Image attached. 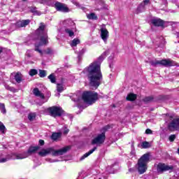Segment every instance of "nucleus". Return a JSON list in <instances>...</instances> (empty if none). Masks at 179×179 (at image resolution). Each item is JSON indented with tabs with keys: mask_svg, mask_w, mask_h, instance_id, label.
<instances>
[{
	"mask_svg": "<svg viewBox=\"0 0 179 179\" xmlns=\"http://www.w3.org/2000/svg\"><path fill=\"white\" fill-rule=\"evenodd\" d=\"M40 78H45L47 76V71L45 70H39Z\"/></svg>",
	"mask_w": 179,
	"mask_h": 179,
	"instance_id": "7c9ffc66",
	"label": "nucleus"
},
{
	"mask_svg": "<svg viewBox=\"0 0 179 179\" xmlns=\"http://www.w3.org/2000/svg\"><path fill=\"white\" fill-rule=\"evenodd\" d=\"M58 96H60V94H58Z\"/></svg>",
	"mask_w": 179,
	"mask_h": 179,
	"instance_id": "6e6d98bb",
	"label": "nucleus"
},
{
	"mask_svg": "<svg viewBox=\"0 0 179 179\" xmlns=\"http://www.w3.org/2000/svg\"><path fill=\"white\" fill-rule=\"evenodd\" d=\"M36 34L38 37H41V41L39 43L35 44V51H37L43 55V51L38 48L41 45H45L48 44V36L47 35V30H45V25L44 23H41L38 29L36 31Z\"/></svg>",
	"mask_w": 179,
	"mask_h": 179,
	"instance_id": "f03ea898",
	"label": "nucleus"
},
{
	"mask_svg": "<svg viewBox=\"0 0 179 179\" xmlns=\"http://www.w3.org/2000/svg\"><path fill=\"white\" fill-rule=\"evenodd\" d=\"M28 24H30V20H24L17 22V27H26Z\"/></svg>",
	"mask_w": 179,
	"mask_h": 179,
	"instance_id": "4468645a",
	"label": "nucleus"
},
{
	"mask_svg": "<svg viewBox=\"0 0 179 179\" xmlns=\"http://www.w3.org/2000/svg\"><path fill=\"white\" fill-rule=\"evenodd\" d=\"M130 154L131 155V156H135L136 152H135V148L134 147H132Z\"/></svg>",
	"mask_w": 179,
	"mask_h": 179,
	"instance_id": "37998d69",
	"label": "nucleus"
},
{
	"mask_svg": "<svg viewBox=\"0 0 179 179\" xmlns=\"http://www.w3.org/2000/svg\"><path fill=\"white\" fill-rule=\"evenodd\" d=\"M64 27H69V26H72L73 24V21L71 20H66L63 23Z\"/></svg>",
	"mask_w": 179,
	"mask_h": 179,
	"instance_id": "393cba45",
	"label": "nucleus"
},
{
	"mask_svg": "<svg viewBox=\"0 0 179 179\" xmlns=\"http://www.w3.org/2000/svg\"><path fill=\"white\" fill-rule=\"evenodd\" d=\"M38 149H40L39 146L30 147L26 153H27L28 157L31 156V155H33V153H36Z\"/></svg>",
	"mask_w": 179,
	"mask_h": 179,
	"instance_id": "dca6fc26",
	"label": "nucleus"
},
{
	"mask_svg": "<svg viewBox=\"0 0 179 179\" xmlns=\"http://www.w3.org/2000/svg\"><path fill=\"white\" fill-rule=\"evenodd\" d=\"M43 52H45V54H52V50L51 48H48L46 50H44Z\"/></svg>",
	"mask_w": 179,
	"mask_h": 179,
	"instance_id": "ea45409f",
	"label": "nucleus"
},
{
	"mask_svg": "<svg viewBox=\"0 0 179 179\" xmlns=\"http://www.w3.org/2000/svg\"><path fill=\"white\" fill-rule=\"evenodd\" d=\"M110 129V126H106L103 129H101V134H98L95 138L92 141V145H96L97 146H100L103 145L104 142H106V132Z\"/></svg>",
	"mask_w": 179,
	"mask_h": 179,
	"instance_id": "20e7f679",
	"label": "nucleus"
},
{
	"mask_svg": "<svg viewBox=\"0 0 179 179\" xmlns=\"http://www.w3.org/2000/svg\"><path fill=\"white\" fill-rule=\"evenodd\" d=\"M174 170V166L173 165H167L166 164L159 163L157 166V171L158 174H163L166 171H173Z\"/></svg>",
	"mask_w": 179,
	"mask_h": 179,
	"instance_id": "1a4fd4ad",
	"label": "nucleus"
},
{
	"mask_svg": "<svg viewBox=\"0 0 179 179\" xmlns=\"http://www.w3.org/2000/svg\"><path fill=\"white\" fill-rule=\"evenodd\" d=\"M57 90L58 93L64 92V85L59 83L57 84Z\"/></svg>",
	"mask_w": 179,
	"mask_h": 179,
	"instance_id": "bb28decb",
	"label": "nucleus"
},
{
	"mask_svg": "<svg viewBox=\"0 0 179 179\" xmlns=\"http://www.w3.org/2000/svg\"><path fill=\"white\" fill-rule=\"evenodd\" d=\"M85 52H86V49H82L81 50L79 51V52H78V59H80V57H82V55H83V54H85Z\"/></svg>",
	"mask_w": 179,
	"mask_h": 179,
	"instance_id": "e433bc0d",
	"label": "nucleus"
},
{
	"mask_svg": "<svg viewBox=\"0 0 179 179\" xmlns=\"http://www.w3.org/2000/svg\"><path fill=\"white\" fill-rule=\"evenodd\" d=\"M126 100L128 101H135L136 100V94L130 93L127 95Z\"/></svg>",
	"mask_w": 179,
	"mask_h": 179,
	"instance_id": "aec40b11",
	"label": "nucleus"
},
{
	"mask_svg": "<svg viewBox=\"0 0 179 179\" xmlns=\"http://www.w3.org/2000/svg\"><path fill=\"white\" fill-rule=\"evenodd\" d=\"M15 80L17 83H20L22 82V74L20 73H17L15 76Z\"/></svg>",
	"mask_w": 179,
	"mask_h": 179,
	"instance_id": "b1692460",
	"label": "nucleus"
},
{
	"mask_svg": "<svg viewBox=\"0 0 179 179\" xmlns=\"http://www.w3.org/2000/svg\"><path fill=\"white\" fill-rule=\"evenodd\" d=\"M151 65H152V66H157V65H163L164 66H176V62L170 59H168L161 61L156 60L151 62Z\"/></svg>",
	"mask_w": 179,
	"mask_h": 179,
	"instance_id": "9d476101",
	"label": "nucleus"
},
{
	"mask_svg": "<svg viewBox=\"0 0 179 179\" xmlns=\"http://www.w3.org/2000/svg\"><path fill=\"white\" fill-rule=\"evenodd\" d=\"M55 8L59 12H63L64 13H68L70 11L66 4L58 1L55 3Z\"/></svg>",
	"mask_w": 179,
	"mask_h": 179,
	"instance_id": "9b49d317",
	"label": "nucleus"
},
{
	"mask_svg": "<svg viewBox=\"0 0 179 179\" xmlns=\"http://www.w3.org/2000/svg\"><path fill=\"white\" fill-rule=\"evenodd\" d=\"M64 33H66L69 37H75V33L73 32V29L71 28H66L64 29Z\"/></svg>",
	"mask_w": 179,
	"mask_h": 179,
	"instance_id": "6ab92c4d",
	"label": "nucleus"
},
{
	"mask_svg": "<svg viewBox=\"0 0 179 179\" xmlns=\"http://www.w3.org/2000/svg\"><path fill=\"white\" fill-rule=\"evenodd\" d=\"M31 58V50H27L25 55V60L27 61V64H30L29 59Z\"/></svg>",
	"mask_w": 179,
	"mask_h": 179,
	"instance_id": "5701e85b",
	"label": "nucleus"
},
{
	"mask_svg": "<svg viewBox=\"0 0 179 179\" xmlns=\"http://www.w3.org/2000/svg\"><path fill=\"white\" fill-rule=\"evenodd\" d=\"M80 41L79 40V39H78V38H74L73 41H72V42H71V45L72 46V47H76V45L77 44H80Z\"/></svg>",
	"mask_w": 179,
	"mask_h": 179,
	"instance_id": "cd10ccee",
	"label": "nucleus"
},
{
	"mask_svg": "<svg viewBox=\"0 0 179 179\" xmlns=\"http://www.w3.org/2000/svg\"><path fill=\"white\" fill-rule=\"evenodd\" d=\"M176 139V135L172 134L169 136V141L170 142H174V140Z\"/></svg>",
	"mask_w": 179,
	"mask_h": 179,
	"instance_id": "58836bf2",
	"label": "nucleus"
},
{
	"mask_svg": "<svg viewBox=\"0 0 179 179\" xmlns=\"http://www.w3.org/2000/svg\"><path fill=\"white\" fill-rule=\"evenodd\" d=\"M98 99L96 92H85L83 94V99L87 104H93Z\"/></svg>",
	"mask_w": 179,
	"mask_h": 179,
	"instance_id": "423d86ee",
	"label": "nucleus"
},
{
	"mask_svg": "<svg viewBox=\"0 0 179 179\" xmlns=\"http://www.w3.org/2000/svg\"><path fill=\"white\" fill-rule=\"evenodd\" d=\"M5 87L7 90H10V92H13V93H15V92H17L16 89L9 85H5Z\"/></svg>",
	"mask_w": 179,
	"mask_h": 179,
	"instance_id": "f704fd0d",
	"label": "nucleus"
},
{
	"mask_svg": "<svg viewBox=\"0 0 179 179\" xmlns=\"http://www.w3.org/2000/svg\"><path fill=\"white\" fill-rule=\"evenodd\" d=\"M150 22L151 24L155 27H163L164 26V21L158 17L152 18Z\"/></svg>",
	"mask_w": 179,
	"mask_h": 179,
	"instance_id": "ddd939ff",
	"label": "nucleus"
},
{
	"mask_svg": "<svg viewBox=\"0 0 179 179\" xmlns=\"http://www.w3.org/2000/svg\"><path fill=\"white\" fill-rule=\"evenodd\" d=\"M24 1V2H26L27 0H23Z\"/></svg>",
	"mask_w": 179,
	"mask_h": 179,
	"instance_id": "864d4df0",
	"label": "nucleus"
},
{
	"mask_svg": "<svg viewBox=\"0 0 179 179\" xmlns=\"http://www.w3.org/2000/svg\"><path fill=\"white\" fill-rule=\"evenodd\" d=\"M150 3V0H143V1L138 6V10L143 12L145 10V6Z\"/></svg>",
	"mask_w": 179,
	"mask_h": 179,
	"instance_id": "2eb2a0df",
	"label": "nucleus"
},
{
	"mask_svg": "<svg viewBox=\"0 0 179 179\" xmlns=\"http://www.w3.org/2000/svg\"><path fill=\"white\" fill-rule=\"evenodd\" d=\"M48 78L50 80L51 83H55V82H57V79L55 78V76H54V74H50Z\"/></svg>",
	"mask_w": 179,
	"mask_h": 179,
	"instance_id": "c756f323",
	"label": "nucleus"
},
{
	"mask_svg": "<svg viewBox=\"0 0 179 179\" xmlns=\"http://www.w3.org/2000/svg\"><path fill=\"white\" fill-rule=\"evenodd\" d=\"M1 52H2V50H0V54H1Z\"/></svg>",
	"mask_w": 179,
	"mask_h": 179,
	"instance_id": "5fc2aeb1",
	"label": "nucleus"
},
{
	"mask_svg": "<svg viewBox=\"0 0 179 179\" xmlns=\"http://www.w3.org/2000/svg\"><path fill=\"white\" fill-rule=\"evenodd\" d=\"M48 113L51 115V117H61L64 114V110L59 106H52L48 108Z\"/></svg>",
	"mask_w": 179,
	"mask_h": 179,
	"instance_id": "6e6552de",
	"label": "nucleus"
},
{
	"mask_svg": "<svg viewBox=\"0 0 179 179\" xmlns=\"http://www.w3.org/2000/svg\"><path fill=\"white\" fill-rule=\"evenodd\" d=\"M30 10L34 15H38V16H40V15H41V13L38 12L37 10V8H36V7H32Z\"/></svg>",
	"mask_w": 179,
	"mask_h": 179,
	"instance_id": "c85d7f7f",
	"label": "nucleus"
},
{
	"mask_svg": "<svg viewBox=\"0 0 179 179\" xmlns=\"http://www.w3.org/2000/svg\"><path fill=\"white\" fill-rule=\"evenodd\" d=\"M176 6H178V8H179V2H178V1H177V2L176 3Z\"/></svg>",
	"mask_w": 179,
	"mask_h": 179,
	"instance_id": "8fccbe9b",
	"label": "nucleus"
},
{
	"mask_svg": "<svg viewBox=\"0 0 179 179\" xmlns=\"http://www.w3.org/2000/svg\"><path fill=\"white\" fill-rule=\"evenodd\" d=\"M108 52H104L96 61L91 63L90 66L84 69V73H86L90 82V86L96 87L100 86L101 80H103V74L101 73V62L106 57H107Z\"/></svg>",
	"mask_w": 179,
	"mask_h": 179,
	"instance_id": "f257e3e1",
	"label": "nucleus"
},
{
	"mask_svg": "<svg viewBox=\"0 0 179 179\" xmlns=\"http://www.w3.org/2000/svg\"><path fill=\"white\" fill-rule=\"evenodd\" d=\"M33 93L34 96H36V97H40L41 99H44V94L41 93L40 90H38V88H35L33 90Z\"/></svg>",
	"mask_w": 179,
	"mask_h": 179,
	"instance_id": "a211bd4d",
	"label": "nucleus"
},
{
	"mask_svg": "<svg viewBox=\"0 0 179 179\" xmlns=\"http://www.w3.org/2000/svg\"><path fill=\"white\" fill-rule=\"evenodd\" d=\"M62 135V134L61 132H58V133H53L52 134V139L53 141H57V139H59V138H61V136Z\"/></svg>",
	"mask_w": 179,
	"mask_h": 179,
	"instance_id": "4be33fe9",
	"label": "nucleus"
},
{
	"mask_svg": "<svg viewBox=\"0 0 179 179\" xmlns=\"http://www.w3.org/2000/svg\"><path fill=\"white\" fill-rule=\"evenodd\" d=\"M8 162L7 158H0V163H6Z\"/></svg>",
	"mask_w": 179,
	"mask_h": 179,
	"instance_id": "79ce46f5",
	"label": "nucleus"
},
{
	"mask_svg": "<svg viewBox=\"0 0 179 179\" xmlns=\"http://www.w3.org/2000/svg\"><path fill=\"white\" fill-rule=\"evenodd\" d=\"M73 3L76 5V6H79V3H78L77 1H73Z\"/></svg>",
	"mask_w": 179,
	"mask_h": 179,
	"instance_id": "09e8293b",
	"label": "nucleus"
},
{
	"mask_svg": "<svg viewBox=\"0 0 179 179\" xmlns=\"http://www.w3.org/2000/svg\"><path fill=\"white\" fill-rule=\"evenodd\" d=\"M101 31V37L104 43H107V40L108 39V30L106 28V24H102L100 27Z\"/></svg>",
	"mask_w": 179,
	"mask_h": 179,
	"instance_id": "f8f14e48",
	"label": "nucleus"
},
{
	"mask_svg": "<svg viewBox=\"0 0 179 179\" xmlns=\"http://www.w3.org/2000/svg\"><path fill=\"white\" fill-rule=\"evenodd\" d=\"M69 150H71V146L67 145L59 150H55L54 148H49L47 149H43L38 152L39 156L41 157H45L47 155H52L54 157L62 156L65 155Z\"/></svg>",
	"mask_w": 179,
	"mask_h": 179,
	"instance_id": "7ed1b4c3",
	"label": "nucleus"
},
{
	"mask_svg": "<svg viewBox=\"0 0 179 179\" xmlns=\"http://www.w3.org/2000/svg\"><path fill=\"white\" fill-rule=\"evenodd\" d=\"M69 132V129H68V128H66V127H65L64 129V131H63V134H64V135H66Z\"/></svg>",
	"mask_w": 179,
	"mask_h": 179,
	"instance_id": "a19ab883",
	"label": "nucleus"
},
{
	"mask_svg": "<svg viewBox=\"0 0 179 179\" xmlns=\"http://www.w3.org/2000/svg\"><path fill=\"white\" fill-rule=\"evenodd\" d=\"M149 162V155H143L138 162V171L139 174H143L148 170V163Z\"/></svg>",
	"mask_w": 179,
	"mask_h": 179,
	"instance_id": "39448f33",
	"label": "nucleus"
},
{
	"mask_svg": "<svg viewBox=\"0 0 179 179\" xmlns=\"http://www.w3.org/2000/svg\"><path fill=\"white\" fill-rule=\"evenodd\" d=\"M5 131H6V127L5 125H3V123L2 122H0V131L1 134H5Z\"/></svg>",
	"mask_w": 179,
	"mask_h": 179,
	"instance_id": "2f4dec72",
	"label": "nucleus"
},
{
	"mask_svg": "<svg viewBox=\"0 0 179 179\" xmlns=\"http://www.w3.org/2000/svg\"><path fill=\"white\" fill-rule=\"evenodd\" d=\"M145 134H147V135H150L152 134V131L150 130V129H147L145 130Z\"/></svg>",
	"mask_w": 179,
	"mask_h": 179,
	"instance_id": "c03bdc74",
	"label": "nucleus"
},
{
	"mask_svg": "<svg viewBox=\"0 0 179 179\" xmlns=\"http://www.w3.org/2000/svg\"><path fill=\"white\" fill-rule=\"evenodd\" d=\"M87 19L92 20H97V17L94 13H90L87 15Z\"/></svg>",
	"mask_w": 179,
	"mask_h": 179,
	"instance_id": "a878e982",
	"label": "nucleus"
},
{
	"mask_svg": "<svg viewBox=\"0 0 179 179\" xmlns=\"http://www.w3.org/2000/svg\"><path fill=\"white\" fill-rule=\"evenodd\" d=\"M178 154L179 155V148L178 149Z\"/></svg>",
	"mask_w": 179,
	"mask_h": 179,
	"instance_id": "603ef678",
	"label": "nucleus"
},
{
	"mask_svg": "<svg viewBox=\"0 0 179 179\" xmlns=\"http://www.w3.org/2000/svg\"><path fill=\"white\" fill-rule=\"evenodd\" d=\"M141 146L143 149H148V148H150V143L148 141H144L142 143Z\"/></svg>",
	"mask_w": 179,
	"mask_h": 179,
	"instance_id": "473e14b6",
	"label": "nucleus"
},
{
	"mask_svg": "<svg viewBox=\"0 0 179 179\" xmlns=\"http://www.w3.org/2000/svg\"><path fill=\"white\" fill-rule=\"evenodd\" d=\"M0 110L3 114H6V109L5 108V104L0 103Z\"/></svg>",
	"mask_w": 179,
	"mask_h": 179,
	"instance_id": "72a5a7b5",
	"label": "nucleus"
},
{
	"mask_svg": "<svg viewBox=\"0 0 179 179\" xmlns=\"http://www.w3.org/2000/svg\"><path fill=\"white\" fill-rule=\"evenodd\" d=\"M34 118H36V113H29V114L28 120H29V121L34 120Z\"/></svg>",
	"mask_w": 179,
	"mask_h": 179,
	"instance_id": "c9c22d12",
	"label": "nucleus"
},
{
	"mask_svg": "<svg viewBox=\"0 0 179 179\" xmlns=\"http://www.w3.org/2000/svg\"><path fill=\"white\" fill-rule=\"evenodd\" d=\"M27 157H29V155H27V152L15 155V159H26Z\"/></svg>",
	"mask_w": 179,
	"mask_h": 179,
	"instance_id": "412c9836",
	"label": "nucleus"
},
{
	"mask_svg": "<svg viewBox=\"0 0 179 179\" xmlns=\"http://www.w3.org/2000/svg\"><path fill=\"white\" fill-rule=\"evenodd\" d=\"M107 170H108V173H110V174H113V173H114V171H113V170H110V166H108V167L107 168Z\"/></svg>",
	"mask_w": 179,
	"mask_h": 179,
	"instance_id": "de8ad7c7",
	"label": "nucleus"
},
{
	"mask_svg": "<svg viewBox=\"0 0 179 179\" xmlns=\"http://www.w3.org/2000/svg\"><path fill=\"white\" fill-rule=\"evenodd\" d=\"M171 122L168 125L169 131H179V117H174L173 115L169 116Z\"/></svg>",
	"mask_w": 179,
	"mask_h": 179,
	"instance_id": "0eeeda50",
	"label": "nucleus"
},
{
	"mask_svg": "<svg viewBox=\"0 0 179 179\" xmlns=\"http://www.w3.org/2000/svg\"><path fill=\"white\" fill-rule=\"evenodd\" d=\"M55 162H58V160H52L50 162V163H55Z\"/></svg>",
	"mask_w": 179,
	"mask_h": 179,
	"instance_id": "3c124183",
	"label": "nucleus"
},
{
	"mask_svg": "<svg viewBox=\"0 0 179 179\" xmlns=\"http://www.w3.org/2000/svg\"><path fill=\"white\" fill-rule=\"evenodd\" d=\"M29 75H30V76H34V75H37V70H36V69H31L29 71Z\"/></svg>",
	"mask_w": 179,
	"mask_h": 179,
	"instance_id": "4c0bfd02",
	"label": "nucleus"
},
{
	"mask_svg": "<svg viewBox=\"0 0 179 179\" xmlns=\"http://www.w3.org/2000/svg\"><path fill=\"white\" fill-rule=\"evenodd\" d=\"M144 101H152V97H146L145 99H144Z\"/></svg>",
	"mask_w": 179,
	"mask_h": 179,
	"instance_id": "a18cd8bd",
	"label": "nucleus"
},
{
	"mask_svg": "<svg viewBox=\"0 0 179 179\" xmlns=\"http://www.w3.org/2000/svg\"><path fill=\"white\" fill-rule=\"evenodd\" d=\"M39 145H41V146H43L44 145V140H39Z\"/></svg>",
	"mask_w": 179,
	"mask_h": 179,
	"instance_id": "49530a36",
	"label": "nucleus"
},
{
	"mask_svg": "<svg viewBox=\"0 0 179 179\" xmlns=\"http://www.w3.org/2000/svg\"><path fill=\"white\" fill-rule=\"evenodd\" d=\"M97 150V147H94L93 149L90 150L89 152H86L83 156H82L80 159V161L85 160L86 157H89L92 153Z\"/></svg>",
	"mask_w": 179,
	"mask_h": 179,
	"instance_id": "f3484780",
	"label": "nucleus"
}]
</instances>
